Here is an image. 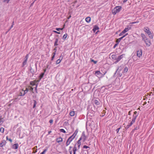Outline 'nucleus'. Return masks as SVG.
<instances>
[{
    "instance_id": "49",
    "label": "nucleus",
    "mask_w": 154,
    "mask_h": 154,
    "mask_svg": "<svg viewBox=\"0 0 154 154\" xmlns=\"http://www.w3.org/2000/svg\"><path fill=\"white\" fill-rule=\"evenodd\" d=\"M120 128H121V127L120 128H117V129H116V131L117 133L119 132V130L120 129Z\"/></svg>"
},
{
    "instance_id": "38",
    "label": "nucleus",
    "mask_w": 154,
    "mask_h": 154,
    "mask_svg": "<svg viewBox=\"0 0 154 154\" xmlns=\"http://www.w3.org/2000/svg\"><path fill=\"white\" fill-rule=\"evenodd\" d=\"M91 62H93L94 64H96L97 63V61L91 59Z\"/></svg>"
},
{
    "instance_id": "45",
    "label": "nucleus",
    "mask_w": 154,
    "mask_h": 154,
    "mask_svg": "<svg viewBox=\"0 0 154 154\" xmlns=\"http://www.w3.org/2000/svg\"><path fill=\"white\" fill-rule=\"evenodd\" d=\"M6 139L7 140H8L9 141H10V142H11V143L12 142V140L11 139V138H9L8 137V136H7L6 137Z\"/></svg>"
},
{
    "instance_id": "40",
    "label": "nucleus",
    "mask_w": 154,
    "mask_h": 154,
    "mask_svg": "<svg viewBox=\"0 0 154 154\" xmlns=\"http://www.w3.org/2000/svg\"><path fill=\"white\" fill-rule=\"evenodd\" d=\"M60 132H63V133H66V131H65L63 129H61L60 130Z\"/></svg>"
},
{
    "instance_id": "53",
    "label": "nucleus",
    "mask_w": 154,
    "mask_h": 154,
    "mask_svg": "<svg viewBox=\"0 0 154 154\" xmlns=\"http://www.w3.org/2000/svg\"><path fill=\"white\" fill-rule=\"evenodd\" d=\"M124 34V33H123V32H122L121 33H120L119 34V36H122V35H123Z\"/></svg>"
},
{
    "instance_id": "23",
    "label": "nucleus",
    "mask_w": 154,
    "mask_h": 154,
    "mask_svg": "<svg viewBox=\"0 0 154 154\" xmlns=\"http://www.w3.org/2000/svg\"><path fill=\"white\" fill-rule=\"evenodd\" d=\"M117 55L116 54H113L112 56V58L113 60H116V59L117 58Z\"/></svg>"
},
{
    "instance_id": "18",
    "label": "nucleus",
    "mask_w": 154,
    "mask_h": 154,
    "mask_svg": "<svg viewBox=\"0 0 154 154\" xmlns=\"http://www.w3.org/2000/svg\"><path fill=\"white\" fill-rule=\"evenodd\" d=\"M23 91H24V93L23 94V95H20V96H23L25 95V94H26L27 92L28 91H29V89L27 88H26V90L24 91L23 90H22Z\"/></svg>"
},
{
    "instance_id": "55",
    "label": "nucleus",
    "mask_w": 154,
    "mask_h": 154,
    "mask_svg": "<svg viewBox=\"0 0 154 154\" xmlns=\"http://www.w3.org/2000/svg\"><path fill=\"white\" fill-rule=\"evenodd\" d=\"M49 122H50V123L51 124H52V123L53 122V120L52 119H50V120H49Z\"/></svg>"
},
{
    "instance_id": "61",
    "label": "nucleus",
    "mask_w": 154,
    "mask_h": 154,
    "mask_svg": "<svg viewBox=\"0 0 154 154\" xmlns=\"http://www.w3.org/2000/svg\"><path fill=\"white\" fill-rule=\"evenodd\" d=\"M137 112L135 111L134 112V115H137Z\"/></svg>"
},
{
    "instance_id": "2",
    "label": "nucleus",
    "mask_w": 154,
    "mask_h": 154,
    "mask_svg": "<svg viewBox=\"0 0 154 154\" xmlns=\"http://www.w3.org/2000/svg\"><path fill=\"white\" fill-rule=\"evenodd\" d=\"M106 72V71H105L103 73H102L100 71H96L95 72V74L99 78H101L103 77Z\"/></svg>"
},
{
    "instance_id": "16",
    "label": "nucleus",
    "mask_w": 154,
    "mask_h": 154,
    "mask_svg": "<svg viewBox=\"0 0 154 154\" xmlns=\"http://www.w3.org/2000/svg\"><path fill=\"white\" fill-rule=\"evenodd\" d=\"M123 65H122L120 66H119L116 70V72H117L118 71H121L123 67Z\"/></svg>"
},
{
    "instance_id": "56",
    "label": "nucleus",
    "mask_w": 154,
    "mask_h": 154,
    "mask_svg": "<svg viewBox=\"0 0 154 154\" xmlns=\"http://www.w3.org/2000/svg\"><path fill=\"white\" fill-rule=\"evenodd\" d=\"M81 145V144H77V145L78 149H79Z\"/></svg>"
},
{
    "instance_id": "41",
    "label": "nucleus",
    "mask_w": 154,
    "mask_h": 154,
    "mask_svg": "<svg viewBox=\"0 0 154 154\" xmlns=\"http://www.w3.org/2000/svg\"><path fill=\"white\" fill-rule=\"evenodd\" d=\"M47 149H44L43 151L41 153H40V154H44L45 153V152L47 151Z\"/></svg>"
},
{
    "instance_id": "17",
    "label": "nucleus",
    "mask_w": 154,
    "mask_h": 154,
    "mask_svg": "<svg viewBox=\"0 0 154 154\" xmlns=\"http://www.w3.org/2000/svg\"><path fill=\"white\" fill-rule=\"evenodd\" d=\"M56 141L58 143L61 142L63 141V139L62 137H60L56 139Z\"/></svg>"
},
{
    "instance_id": "27",
    "label": "nucleus",
    "mask_w": 154,
    "mask_h": 154,
    "mask_svg": "<svg viewBox=\"0 0 154 154\" xmlns=\"http://www.w3.org/2000/svg\"><path fill=\"white\" fill-rule=\"evenodd\" d=\"M91 111H93L94 112H96L97 110V108H95L94 106L93 108H91Z\"/></svg>"
},
{
    "instance_id": "34",
    "label": "nucleus",
    "mask_w": 154,
    "mask_h": 154,
    "mask_svg": "<svg viewBox=\"0 0 154 154\" xmlns=\"http://www.w3.org/2000/svg\"><path fill=\"white\" fill-rule=\"evenodd\" d=\"M67 36V34L66 33L64 35H63L62 39L63 40H65Z\"/></svg>"
},
{
    "instance_id": "29",
    "label": "nucleus",
    "mask_w": 154,
    "mask_h": 154,
    "mask_svg": "<svg viewBox=\"0 0 154 154\" xmlns=\"http://www.w3.org/2000/svg\"><path fill=\"white\" fill-rule=\"evenodd\" d=\"M135 119H132L129 125L130 126H131L135 122Z\"/></svg>"
},
{
    "instance_id": "33",
    "label": "nucleus",
    "mask_w": 154,
    "mask_h": 154,
    "mask_svg": "<svg viewBox=\"0 0 154 154\" xmlns=\"http://www.w3.org/2000/svg\"><path fill=\"white\" fill-rule=\"evenodd\" d=\"M124 38V37H123V36H122L119 38L117 39L116 41H117L119 43L121 40Z\"/></svg>"
},
{
    "instance_id": "59",
    "label": "nucleus",
    "mask_w": 154,
    "mask_h": 154,
    "mask_svg": "<svg viewBox=\"0 0 154 154\" xmlns=\"http://www.w3.org/2000/svg\"><path fill=\"white\" fill-rule=\"evenodd\" d=\"M138 22H139L138 21H137L136 22H133L132 23H132V24H134V23H138Z\"/></svg>"
},
{
    "instance_id": "3",
    "label": "nucleus",
    "mask_w": 154,
    "mask_h": 154,
    "mask_svg": "<svg viewBox=\"0 0 154 154\" xmlns=\"http://www.w3.org/2000/svg\"><path fill=\"white\" fill-rule=\"evenodd\" d=\"M122 9V7L120 6H116L112 10V13L113 14L115 15L117 13L119 12Z\"/></svg>"
},
{
    "instance_id": "5",
    "label": "nucleus",
    "mask_w": 154,
    "mask_h": 154,
    "mask_svg": "<svg viewBox=\"0 0 154 154\" xmlns=\"http://www.w3.org/2000/svg\"><path fill=\"white\" fill-rule=\"evenodd\" d=\"M74 138L72 136H70L67 140L66 143V146H68L71 142L72 140L74 139Z\"/></svg>"
},
{
    "instance_id": "63",
    "label": "nucleus",
    "mask_w": 154,
    "mask_h": 154,
    "mask_svg": "<svg viewBox=\"0 0 154 154\" xmlns=\"http://www.w3.org/2000/svg\"><path fill=\"white\" fill-rule=\"evenodd\" d=\"M13 25H11V26L10 27V29H9V30H10L11 28H12L13 27Z\"/></svg>"
},
{
    "instance_id": "48",
    "label": "nucleus",
    "mask_w": 154,
    "mask_h": 154,
    "mask_svg": "<svg viewBox=\"0 0 154 154\" xmlns=\"http://www.w3.org/2000/svg\"><path fill=\"white\" fill-rule=\"evenodd\" d=\"M131 26H127V27H126V28H127L128 29V31L131 29Z\"/></svg>"
},
{
    "instance_id": "10",
    "label": "nucleus",
    "mask_w": 154,
    "mask_h": 154,
    "mask_svg": "<svg viewBox=\"0 0 154 154\" xmlns=\"http://www.w3.org/2000/svg\"><path fill=\"white\" fill-rule=\"evenodd\" d=\"M142 50L141 49H140L137 51V56L139 57H140L142 55Z\"/></svg>"
},
{
    "instance_id": "1",
    "label": "nucleus",
    "mask_w": 154,
    "mask_h": 154,
    "mask_svg": "<svg viewBox=\"0 0 154 154\" xmlns=\"http://www.w3.org/2000/svg\"><path fill=\"white\" fill-rule=\"evenodd\" d=\"M28 70L29 71L30 73H28V74H30L29 76L30 77H32L37 71V63H36L34 65H32V66L30 65Z\"/></svg>"
},
{
    "instance_id": "58",
    "label": "nucleus",
    "mask_w": 154,
    "mask_h": 154,
    "mask_svg": "<svg viewBox=\"0 0 154 154\" xmlns=\"http://www.w3.org/2000/svg\"><path fill=\"white\" fill-rule=\"evenodd\" d=\"M128 33H127L126 34H125V35H123V37H124V38L127 35H128Z\"/></svg>"
},
{
    "instance_id": "44",
    "label": "nucleus",
    "mask_w": 154,
    "mask_h": 154,
    "mask_svg": "<svg viewBox=\"0 0 154 154\" xmlns=\"http://www.w3.org/2000/svg\"><path fill=\"white\" fill-rule=\"evenodd\" d=\"M131 126L128 124L126 126H125V129L126 130L128 129Z\"/></svg>"
},
{
    "instance_id": "14",
    "label": "nucleus",
    "mask_w": 154,
    "mask_h": 154,
    "mask_svg": "<svg viewBox=\"0 0 154 154\" xmlns=\"http://www.w3.org/2000/svg\"><path fill=\"white\" fill-rule=\"evenodd\" d=\"M44 72H42L39 76L38 79L39 80L38 82H39L41 79L43 77L44 75Z\"/></svg>"
},
{
    "instance_id": "52",
    "label": "nucleus",
    "mask_w": 154,
    "mask_h": 154,
    "mask_svg": "<svg viewBox=\"0 0 154 154\" xmlns=\"http://www.w3.org/2000/svg\"><path fill=\"white\" fill-rule=\"evenodd\" d=\"M2 119L1 120H0L1 121H0V122L1 123H2L4 122L5 121V120L4 119H3V118H2Z\"/></svg>"
},
{
    "instance_id": "19",
    "label": "nucleus",
    "mask_w": 154,
    "mask_h": 154,
    "mask_svg": "<svg viewBox=\"0 0 154 154\" xmlns=\"http://www.w3.org/2000/svg\"><path fill=\"white\" fill-rule=\"evenodd\" d=\"M141 36L142 38V40L143 41L146 39V38H147L145 35L143 33H141Z\"/></svg>"
},
{
    "instance_id": "42",
    "label": "nucleus",
    "mask_w": 154,
    "mask_h": 154,
    "mask_svg": "<svg viewBox=\"0 0 154 154\" xmlns=\"http://www.w3.org/2000/svg\"><path fill=\"white\" fill-rule=\"evenodd\" d=\"M128 29L127 28H125V29L122 31L123 33L125 34V32H127L128 31Z\"/></svg>"
},
{
    "instance_id": "31",
    "label": "nucleus",
    "mask_w": 154,
    "mask_h": 154,
    "mask_svg": "<svg viewBox=\"0 0 154 154\" xmlns=\"http://www.w3.org/2000/svg\"><path fill=\"white\" fill-rule=\"evenodd\" d=\"M94 104L96 105H98L100 104L99 100H95L94 101Z\"/></svg>"
},
{
    "instance_id": "64",
    "label": "nucleus",
    "mask_w": 154,
    "mask_h": 154,
    "mask_svg": "<svg viewBox=\"0 0 154 154\" xmlns=\"http://www.w3.org/2000/svg\"><path fill=\"white\" fill-rule=\"evenodd\" d=\"M77 0H75L73 3H74V4H76L77 3Z\"/></svg>"
},
{
    "instance_id": "12",
    "label": "nucleus",
    "mask_w": 154,
    "mask_h": 154,
    "mask_svg": "<svg viewBox=\"0 0 154 154\" xmlns=\"http://www.w3.org/2000/svg\"><path fill=\"white\" fill-rule=\"evenodd\" d=\"M99 29V27L97 25H95L93 29V31L94 32H95L96 30H98Z\"/></svg>"
},
{
    "instance_id": "6",
    "label": "nucleus",
    "mask_w": 154,
    "mask_h": 154,
    "mask_svg": "<svg viewBox=\"0 0 154 154\" xmlns=\"http://www.w3.org/2000/svg\"><path fill=\"white\" fill-rule=\"evenodd\" d=\"M125 55L124 54H122L120 56H118L117 57V58L116 59V60L115 62H114V63L115 64L117 63L118 62L120 61L123 58V56Z\"/></svg>"
},
{
    "instance_id": "43",
    "label": "nucleus",
    "mask_w": 154,
    "mask_h": 154,
    "mask_svg": "<svg viewBox=\"0 0 154 154\" xmlns=\"http://www.w3.org/2000/svg\"><path fill=\"white\" fill-rule=\"evenodd\" d=\"M82 140L81 139H79V140L77 141V143H77V144H81V142H80L81 140Z\"/></svg>"
},
{
    "instance_id": "57",
    "label": "nucleus",
    "mask_w": 154,
    "mask_h": 154,
    "mask_svg": "<svg viewBox=\"0 0 154 154\" xmlns=\"http://www.w3.org/2000/svg\"><path fill=\"white\" fill-rule=\"evenodd\" d=\"M54 57H55V56H52V57H51V60H53L54 58Z\"/></svg>"
},
{
    "instance_id": "7",
    "label": "nucleus",
    "mask_w": 154,
    "mask_h": 154,
    "mask_svg": "<svg viewBox=\"0 0 154 154\" xmlns=\"http://www.w3.org/2000/svg\"><path fill=\"white\" fill-rule=\"evenodd\" d=\"M87 138V136L85 135V131H83L80 139H81V140H82L83 142H84L86 140Z\"/></svg>"
},
{
    "instance_id": "37",
    "label": "nucleus",
    "mask_w": 154,
    "mask_h": 154,
    "mask_svg": "<svg viewBox=\"0 0 154 154\" xmlns=\"http://www.w3.org/2000/svg\"><path fill=\"white\" fill-rule=\"evenodd\" d=\"M116 43L115 44V45H114V46H113V48H115L116 47V46L118 45V44L119 43V42H117V41H116Z\"/></svg>"
},
{
    "instance_id": "51",
    "label": "nucleus",
    "mask_w": 154,
    "mask_h": 154,
    "mask_svg": "<svg viewBox=\"0 0 154 154\" xmlns=\"http://www.w3.org/2000/svg\"><path fill=\"white\" fill-rule=\"evenodd\" d=\"M53 32H54V33H57V34H60V32H57V31H56L53 30Z\"/></svg>"
},
{
    "instance_id": "4",
    "label": "nucleus",
    "mask_w": 154,
    "mask_h": 154,
    "mask_svg": "<svg viewBox=\"0 0 154 154\" xmlns=\"http://www.w3.org/2000/svg\"><path fill=\"white\" fill-rule=\"evenodd\" d=\"M144 30L148 34L150 38L152 39L153 38V35L148 27L144 28Z\"/></svg>"
},
{
    "instance_id": "50",
    "label": "nucleus",
    "mask_w": 154,
    "mask_h": 154,
    "mask_svg": "<svg viewBox=\"0 0 154 154\" xmlns=\"http://www.w3.org/2000/svg\"><path fill=\"white\" fill-rule=\"evenodd\" d=\"M10 0H4L3 2H6L7 3H8Z\"/></svg>"
},
{
    "instance_id": "47",
    "label": "nucleus",
    "mask_w": 154,
    "mask_h": 154,
    "mask_svg": "<svg viewBox=\"0 0 154 154\" xmlns=\"http://www.w3.org/2000/svg\"><path fill=\"white\" fill-rule=\"evenodd\" d=\"M83 148L85 149L90 148V147L89 146L86 145H84L83 146Z\"/></svg>"
},
{
    "instance_id": "60",
    "label": "nucleus",
    "mask_w": 154,
    "mask_h": 154,
    "mask_svg": "<svg viewBox=\"0 0 154 154\" xmlns=\"http://www.w3.org/2000/svg\"><path fill=\"white\" fill-rule=\"evenodd\" d=\"M56 52L55 51H54V52H53L52 54L53 56H55V55L56 54Z\"/></svg>"
},
{
    "instance_id": "54",
    "label": "nucleus",
    "mask_w": 154,
    "mask_h": 154,
    "mask_svg": "<svg viewBox=\"0 0 154 154\" xmlns=\"http://www.w3.org/2000/svg\"><path fill=\"white\" fill-rule=\"evenodd\" d=\"M108 85H106V86H103L101 88H102L103 87H106L105 88L106 89H108Z\"/></svg>"
},
{
    "instance_id": "21",
    "label": "nucleus",
    "mask_w": 154,
    "mask_h": 154,
    "mask_svg": "<svg viewBox=\"0 0 154 154\" xmlns=\"http://www.w3.org/2000/svg\"><path fill=\"white\" fill-rule=\"evenodd\" d=\"M85 20L87 22L89 23L91 21V18L90 17H88L85 18Z\"/></svg>"
},
{
    "instance_id": "20",
    "label": "nucleus",
    "mask_w": 154,
    "mask_h": 154,
    "mask_svg": "<svg viewBox=\"0 0 154 154\" xmlns=\"http://www.w3.org/2000/svg\"><path fill=\"white\" fill-rule=\"evenodd\" d=\"M78 132V129H77L75 131L73 134L71 136H72L74 138L75 136L76 135Z\"/></svg>"
},
{
    "instance_id": "22",
    "label": "nucleus",
    "mask_w": 154,
    "mask_h": 154,
    "mask_svg": "<svg viewBox=\"0 0 154 154\" xmlns=\"http://www.w3.org/2000/svg\"><path fill=\"white\" fill-rule=\"evenodd\" d=\"M128 67L125 66V68H124V70H123V71H122L123 73H126L128 71Z\"/></svg>"
},
{
    "instance_id": "26",
    "label": "nucleus",
    "mask_w": 154,
    "mask_h": 154,
    "mask_svg": "<svg viewBox=\"0 0 154 154\" xmlns=\"http://www.w3.org/2000/svg\"><path fill=\"white\" fill-rule=\"evenodd\" d=\"M58 41V39L57 38H56L55 39V42L54 43V46H57L58 45V44H57V42Z\"/></svg>"
},
{
    "instance_id": "35",
    "label": "nucleus",
    "mask_w": 154,
    "mask_h": 154,
    "mask_svg": "<svg viewBox=\"0 0 154 154\" xmlns=\"http://www.w3.org/2000/svg\"><path fill=\"white\" fill-rule=\"evenodd\" d=\"M65 25H64V27L63 28H56V29L57 31H60V30H63V28H64V26Z\"/></svg>"
},
{
    "instance_id": "32",
    "label": "nucleus",
    "mask_w": 154,
    "mask_h": 154,
    "mask_svg": "<svg viewBox=\"0 0 154 154\" xmlns=\"http://www.w3.org/2000/svg\"><path fill=\"white\" fill-rule=\"evenodd\" d=\"M34 104L33 106V108H35L36 106V105L37 104V102L35 100H33Z\"/></svg>"
},
{
    "instance_id": "8",
    "label": "nucleus",
    "mask_w": 154,
    "mask_h": 154,
    "mask_svg": "<svg viewBox=\"0 0 154 154\" xmlns=\"http://www.w3.org/2000/svg\"><path fill=\"white\" fill-rule=\"evenodd\" d=\"M28 57H29V54H27L26 55V56L24 58V60L23 63L22 65V67H24L25 66V65L26 64L27 61V59L28 58Z\"/></svg>"
},
{
    "instance_id": "28",
    "label": "nucleus",
    "mask_w": 154,
    "mask_h": 154,
    "mask_svg": "<svg viewBox=\"0 0 154 154\" xmlns=\"http://www.w3.org/2000/svg\"><path fill=\"white\" fill-rule=\"evenodd\" d=\"M135 119H132L129 125L130 126H131L135 122Z\"/></svg>"
},
{
    "instance_id": "46",
    "label": "nucleus",
    "mask_w": 154,
    "mask_h": 154,
    "mask_svg": "<svg viewBox=\"0 0 154 154\" xmlns=\"http://www.w3.org/2000/svg\"><path fill=\"white\" fill-rule=\"evenodd\" d=\"M137 116H138V114L136 115H133V118L132 119H135V120L136 119V118L137 117Z\"/></svg>"
},
{
    "instance_id": "30",
    "label": "nucleus",
    "mask_w": 154,
    "mask_h": 154,
    "mask_svg": "<svg viewBox=\"0 0 154 154\" xmlns=\"http://www.w3.org/2000/svg\"><path fill=\"white\" fill-rule=\"evenodd\" d=\"M69 114L71 116H74L75 115V112L74 111H72L70 112Z\"/></svg>"
},
{
    "instance_id": "62",
    "label": "nucleus",
    "mask_w": 154,
    "mask_h": 154,
    "mask_svg": "<svg viewBox=\"0 0 154 154\" xmlns=\"http://www.w3.org/2000/svg\"><path fill=\"white\" fill-rule=\"evenodd\" d=\"M131 111H129L128 112V115H131Z\"/></svg>"
},
{
    "instance_id": "15",
    "label": "nucleus",
    "mask_w": 154,
    "mask_h": 154,
    "mask_svg": "<svg viewBox=\"0 0 154 154\" xmlns=\"http://www.w3.org/2000/svg\"><path fill=\"white\" fill-rule=\"evenodd\" d=\"M18 144L17 143H16L14 144L12 148L14 149H18Z\"/></svg>"
},
{
    "instance_id": "25",
    "label": "nucleus",
    "mask_w": 154,
    "mask_h": 154,
    "mask_svg": "<svg viewBox=\"0 0 154 154\" xmlns=\"http://www.w3.org/2000/svg\"><path fill=\"white\" fill-rule=\"evenodd\" d=\"M121 71H118L117 74L119 75V76L121 77L122 75L123 72H121Z\"/></svg>"
},
{
    "instance_id": "11",
    "label": "nucleus",
    "mask_w": 154,
    "mask_h": 154,
    "mask_svg": "<svg viewBox=\"0 0 154 154\" xmlns=\"http://www.w3.org/2000/svg\"><path fill=\"white\" fill-rule=\"evenodd\" d=\"M6 143V141L5 140H3L1 141L0 143V147H2L4 145H5Z\"/></svg>"
},
{
    "instance_id": "39",
    "label": "nucleus",
    "mask_w": 154,
    "mask_h": 154,
    "mask_svg": "<svg viewBox=\"0 0 154 154\" xmlns=\"http://www.w3.org/2000/svg\"><path fill=\"white\" fill-rule=\"evenodd\" d=\"M4 128H1L0 129V131L2 133H4Z\"/></svg>"
},
{
    "instance_id": "24",
    "label": "nucleus",
    "mask_w": 154,
    "mask_h": 154,
    "mask_svg": "<svg viewBox=\"0 0 154 154\" xmlns=\"http://www.w3.org/2000/svg\"><path fill=\"white\" fill-rule=\"evenodd\" d=\"M61 57V56L60 57V58ZM62 59V58L61 59H60V58L59 59L57 60L56 62V64H58L59 63H60V62H61Z\"/></svg>"
},
{
    "instance_id": "13",
    "label": "nucleus",
    "mask_w": 154,
    "mask_h": 154,
    "mask_svg": "<svg viewBox=\"0 0 154 154\" xmlns=\"http://www.w3.org/2000/svg\"><path fill=\"white\" fill-rule=\"evenodd\" d=\"M77 143H76L73 149V154H76V151L77 150V148L76 146Z\"/></svg>"
},
{
    "instance_id": "9",
    "label": "nucleus",
    "mask_w": 154,
    "mask_h": 154,
    "mask_svg": "<svg viewBox=\"0 0 154 154\" xmlns=\"http://www.w3.org/2000/svg\"><path fill=\"white\" fill-rule=\"evenodd\" d=\"M145 43L146 44V45L148 46H149L151 44L150 40L149 39L147 38L146 39L144 40Z\"/></svg>"
},
{
    "instance_id": "36",
    "label": "nucleus",
    "mask_w": 154,
    "mask_h": 154,
    "mask_svg": "<svg viewBox=\"0 0 154 154\" xmlns=\"http://www.w3.org/2000/svg\"><path fill=\"white\" fill-rule=\"evenodd\" d=\"M134 127H135V128H134V129L135 130H138L139 129V125H137H137L136 126L135 125L134 126Z\"/></svg>"
}]
</instances>
